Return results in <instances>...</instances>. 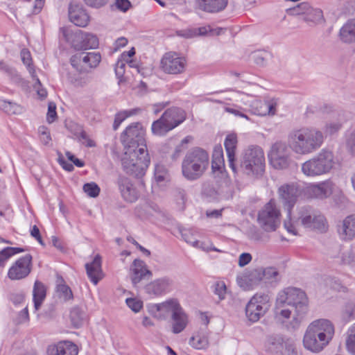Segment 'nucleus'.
Returning a JSON list of instances; mask_svg holds the SVG:
<instances>
[{
  "label": "nucleus",
  "mask_w": 355,
  "mask_h": 355,
  "mask_svg": "<svg viewBox=\"0 0 355 355\" xmlns=\"http://www.w3.org/2000/svg\"><path fill=\"white\" fill-rule=\"evenodd\" d=\"M263 275V282L264 287H267L269 284L277 282L279 280V274L276 268L267 267L262 268Z\"/></svg>",
  "instance_id": "36"
},
{
  "label": "nucleus",
  "mask_w": 355,
  "mask_h": 355,
  "mask_svg": "<svg viewBox=\"0 0 355 355\" xmlns=\"http://www.w3.org/2000/svg\"><path fill=\"white\" fill-rule=\"evenodd\" d=\"M288 147V144L281 141L272 145L268 153V158L275 168L284 169L289 166L291 153Z\"/></svg>",
  "instance_id": "13"
},
{
  "label": "nucleus",
  "mask_w": 355,
  "mask_h": 355,
  "mask_svg": "<svg viewBox=\"0 0 355 355\" xmlns=\"http://www.w3.org/2000/svg\"><path fill=\"white\" fill-rule=\"evenodd\" d=\"M280 211L277 208L274 200H270L259 211L258 223L266 232L275 231L280 223Z\"/></svg>",
  "instance_id": "11"
},
{
  "label": "nucleus",
  "mask_w": 355,
  "mask_h": 355,
  "mask_svg": "<svg viewBox=\"0 0 355 355\" xmlns=\"http://www.w3.org/2000/svg\"><path fill=\"white\" fill-rule=\"evenodd\" d=\"M262 267L249 268L236 277L238 285L245 291L252 290L258 286L264 287Z\"/></svg>",
  "instance_id": "15"
},
{
  "label": "nucleus",
  "mask_w": 355,
  "mask_h": 355,
  "mask_svg": "<svg viewBox=\"0 0 355 355\" xmlns=\"http://www.w3.org/2000/svg\"><path fill=\"white\" fill-rule=\"evenodd\" d=\"M345 145L347 152L351 155L355 156V129L347 135Z\"/></svg>",
  "instance_id": "50"
},
{
  "label": "nucleus",
  "mask_w": 355,
  "mask_h": 355,
  "mask_svg": "<svg viewBox=\"0 0 355 355\" xmlns=\"http://www.w3.org/2000/svg\"><path fill=\"white\" fill-rule=\"evenodd\" d=\"M339 40L345 44H355V18L347 20L340 28Z\"/></svg>",
  "instance_id": "32"
},
{
  "label": "nucleus",
  "mask_w": 355,
  "mask_h": 355,
  "mask_svg": "<svg viewBox=\"0 0 355 355\" xmlns=\"http://www.w3.org/2000/svg\"><path fill=\"white\" fill-rule=\"evenodd\" d=\"M197 3L202 11L216 13L225 10L228 0H197Z\"/></svg>",
  "instance_id": "33"
},
{
  "label": "nucleus",
  "mask_w": 355,
  "mask_h": 355,
  "mask_svg": "<svg viewBox=\"0 0 355 355\" xmlns=\"http://www.w3.org/2000/svg\"><path fill=\"white\" fill-rule=\"evenodd\" d=\"M0 70L6 73L11 80L15 83H19L21 80V78L17 71L9 67L3 61H0Z\"/></svg>",
  "instance_id": "46"
},
{
  "label": "nucleus",
  "mask_w": 355,
  "mask_h": 355,
  "mask_svg": "<svg viewBox=\"0 0 355 355\" xmlns=\"http://www.w3.org/2000/svg\"><path fill=\"white\" fill-rule=\"evenodd\" d=\"M21 59L27 67L32 78L35 77V70L32 62V58L30 51L27 49H23L20 53Z\"/></svg>",
  "instance_id": "43"
},
{
  "label": "nucleus",
  "mask_w": 355,
  "mask_h": 355,
  "mask_svg": "<svg viewBox=\"0 0 355 355\" xmlns=\"http://www.w3.org/2000/svg\"><path fill=\"white\" fill-rule=\"evenodd\" d=\"M85 3L94 8H100L105 6L109 0H83Z\"/></svg>",
  "instance_id": "60"
},
{
  "label": "nucleus",
  "mask_w": 355,
  "mask_h": 355,
  "mask_svg": "<svg viewBox=\"0 0 355 355\" xmlns=\"http://www.w3.org/2000/svg\"><path fill=\"white\" fill-rule=\"evenodd\" d=\"M295 223L304 228L320 233L328 229L327 220L322 213L309 205L298 207Z\"/></svg>",
  "instance_id": "8"
},
{
  "label": "nucleus",
  "mask_w": 355,
  "mask_h": 355,
  "mask_svg": "<svg viewBox=\"0 0 355 355\" xmlns=\"http://www.w3.org/2000/svg\"><path fill=\"white\" fill-rule=\"evenodd\" d=\"M15 321L17 324H23L29 321V314L27 306L19 312Z\"/></svg>",
  "instance_id": "59"
},
{
  "label": "nucleus",
  "mask_w": 355,
  "mask_h": 355,
  "mask_svg": "<svg viewBox=\"0 0 355 355\" xmlns=\"http://www.w3.org/2000/svg\"><path fill=\"white\" fill-rule=\"evenodd\" d=\"M226 290L224 282H217L215 286L214 293L218 296L220 300H222L225 297Z\"/></svg>",
  "instance_id": "57"
},
{
  "label": "nucleus",
  "mask_w": 355,
  "mask_h": 355,
  "mask_svg": "<svg viewBox=\"0 0 355 355\" xmlns=\"http://www.w3.org/2000/svg\"><path fill=\"white\" fill-rule=\"evenodd\" d=\"M343 123L340 121H330L325 123L322 133L324 138L337 134L342 128Z\"/></svg>",
  "instance_id": "41"
},
{
  "label": "nucleus",
  "mask_w": 355,
  "mask_h": 355,
  "mask_svg": "<svg viewBox=\"0 0 355 355\" xmlns=\"http://www.w3.org/2000/svg\"><path fill=\"white\" fill-rule=\"evenodd\" d=\"M304 20L315 23L320 22L323 20L322 11L319 8H313L312 7H310L306 16L304 17Z\"/></svg>",
  "instance_id": "45"
},
{
  "label": "nucleus",
  "mask_w": 355,
  "mask_h": 355,
  "mask_svg": "<svg viewBox=\"0 0 355 355\" xmlns=\"http://www.w3.org/2000/svg\"><path fill=\"white\" fill-rule=\"evenodd\" d=\"M65 39L70 42L72 46L78 51L96 49L98 46V39L96 35L83 31L68 33L63 30Z\"/></svg>",
  "instance_id": "12"
},
{
  "label": "nucleus",
  "mask_w": 355,
  "mask_h": 355,
  "mask_svg": "<svg viewBox=\"0 0 355 355\" xmlns=\"http://www.w3.org/2000/svg\"><path fill=\"white\" fill-rule=\"evenodd\" d=\"M69 18L77 26L85 27L89 21V16L80 3H71L69 6Z\"/></svg>",
  "instance_id": "23"
},
{
  "label": "nucleus",
  "mask_w": 355,
  "mask_h": 355,
  "mask_svg": "<svg viewBox=\"0 0 355 355\" xmlns=\"http://www.w3.org/2000/svg\"><path fill=\"white\" fill-rule=\"evenodd\" d=\"M167 173L162 166H157L155 170V178L157 182H160L165 180Z\"/></svg>",
  "instance_id": "61"
},
{
  "label": "nucleus",
  "mask_w": 355,
  "mask_h": 355,
  "mask_svg": "<svg viewBox=\"0 0 355 355\" xmlns=\"http://www.w3.org/2000/svg\"><path fill=\"white\" fill-rule=\"evenodd\" d=\"M135 150L133 148L125 150L121 158L123 170L129 175L135 178L143 177L150 164L148 150Z\"/></svg>",
  "instance_id": "7"
},
{
  "label": "nucleus",
  "mask_w": 355,
  "mask_h": 355,
  "mask_svg": "<svg viewBox=\"0 0 355 355\" xmlns=\"http://www.w3.org/2000/svg\"><path fill=\"white\" fill-rule=\"evenodd\" d=\"M300 194V190L295 183L284 184L278 189L279 200L284 209L287 210L289 217Z\"/></svg>",
  "instance_id": "16"
},
{
  "label": "nucleus",
  "mask_w": 355,
  "mask_h": 355,
  "mask_svg": "<svg viewBox=\"0 0 355 355\" xmlns=\"http://www.w3.org/2000/svg\"><path fill=\"white\" fill-rule=\"evenodd\" d=\"M334 327L327 319L313 321L307 327L303 338L304 347L315 353L321 352L331 340Z\"/></svg>",
  "instance_id": "3"
},
{
  "label": "nucleus",
  "mask_w": 355,
  "mask_h": 355,
  "mask_svg": "<svg viewBox=\"0 0 355 355\" xmlns=\"http://www.w3.org/2000/svg\"><path fill=\"white\" fill-rule=\"evenodd\" d=\"M57 292L58 293L59 297L62 298L64 301L73 298V293L71 288L64 284H60L57 286Z\"/></svg>",
  "instance_id": "49"
},
{
  "label": "nucleus",
  "mask_w": 355,
  "mask_h": 355,
  "mask_svg": "<svg viewBox=\"0 0 355 355\" xmlns=\"http://www.w3.org/2000/svg\"><path fill=\"white\" fill-rule=\"evenodd\" d=\"M264 347L266 350L272 354H283L287 344L282 336L279 334L270 335L266 338Z\"/></svg>",
  "instance_id": "30"
},
{
  "label": "nucleus",
  "mask_w": 355,
  "mask_h": 355,
  "mask_svg": "<svg viewBox=\"0 0 355 355\" xmlns=\"http://www.w3.org/2000/svg\"><path fill=\"white\" fill-rule=\"evenodd\" d=\"M208 153L200 148H194L187 152L182 163V173L188 180L199 179L208 168Z\"/></svg>",
  "instance_id": "4"
},
{
  "label": "nucleus",
  "mask_w": 355,
  "mask_h": 355,
  "mask_svg": "<svg viewBox=\"0 0 355 355\" xmlns=\"http://www.w3.org/2000/svg\"><path fill=\"white\" fill-rule=\"evenodd\" d=\"M70 319L75 327H79L85 318V312L79 307H73L70 311Z\"/></svg>",
  "instance_id": "42"
},
{
  "label": "nucleus",
  "mask_w": 355,
  "mask_h": 355,
  "mask_svg": "<svg viewBox=\"0 0 355 355\" xmlns=\"http://www.w3.org/2000/svg\"><path fill=\"white\" fill-rule=\"evenodd\" d=\"M308 311L306 293L300 288L288 287L278 293L275 309V318L284 323L292 315L290 325L297 328Z\"/></svg>",
  "instance_id": "1"
},
{
  "label": "nucleus",
  "mask_w": 355,
  "mask_h": 355,
  "mask_svg": "<svg viewBox=\"0 0 355 355\" xmlns=\"http://www.w3.org/2000/svg\"><path fill=\"white\" fill-rule=\"evenodd\" d=\"M355 318V302H347L343 310L342 318L345 322H349Z\"/></svg>",
  "instance_id": "48"
},
{
  "label": "nucleus",
  "mask_w": 355,
  "mask_h": 355,
  "mask_svg": "<svg viewBox=\"0 0 355 355\" xmlns=\"http://www.w3.org/2000/svg\"><path fill=\"white\" fill-rule=\"evenodd\" d=\"M332 151L322 149L320 153L302 164L301 170L307 177H317L329 173L335 166Z\"/></svg>",
  "instance_id": "5"
},
{
  "label": "nucleus",
  "mask_w": 355,
  "mask_h": 355,
  "mask_svg": "<svg viewBox=\"0 0 355 355\" xmlns=\"http://www.w3.org/2000/svg\"><path fill=\"white\" fill-rule=\"evenodd\" d=\"M40 139L44 145H48L51 141V137L48 128L45 126H40L38 128Z\"/></svg>",
  "instance_id": "53"
},
{
  "label": "nucleus",
  "mask_w": 355,
  "mask_h": 355,
  "mask_svg": "<svg viewBox=\"0 0 355 355\" xmlns=\"http://www.w3.org/2000/svg\"><path fill=\"white\" fill-rule=\"evenodd\" d=\"M331 110V107L327 105H323L320 106L319 107H314V106H310L307 107L306 110V115L308 116L309 113L314 114L317 112H321V113H327Z\"/></svg>",
  "instance_id": "58"
},
{
  "label": "nucleus",
  "mask_w": 355,
  "mask_h": 355,
  "mask_svg": "<svg viewBox=\"0 0 355 355\" xmlns=\"http://www.w3.org/2000/svg\"><path fill=\"white\" fill-rule=\"evenodd\" d=\"M130 270L131 281L135 286L146 277L150 278L152 276V272L147 268L145 262L140 259H135Z\"/></svg>",
  "instance_id": "25"
},
{
  "label": "nucleus",
  "mask_w": 355,
  "mask_h": 355,
  "mask_svg": "<svg viewBox=\"0 0 355 355\" xmlns=\"http://www.w3.org/2000/svg\"><path fill=\"white\" fill-rule=\"evenodd\" d=\"M100 53L95 52H81L71 56L70 59L72 67L78 71L86 72L97 67L101 62Z\"/></svg>",
  "instance_id": "14"
},
{
  "label": "nucleus",
  "mask_w": 355,
  "mask_h": 355,
  "mask_svg": "<svg viewBox=\"0 0 355 355\" xmlns=\"http://www.w3.org/2000/svg\"><path fill=\"white\" fill-rule=\"evenodd\" d=\"M171 318L173 333L179 334L186 328L188 317L181 306L172 314Z\"/></svg>",
  "instance_id": "34"
},
{
  "label": "nucleus",
  "mask_w": 355,
  "mask_h": 355,
  "mask_svg": "<svg viewBox=\"0 0 355 355\" xmlns=\"http://www.w3.org/2000/svg\"><path fill=\"white\" fill-rule=\"evenodd\" d=\"M311 6L307 2H302L299 3L297 6L290 9V12L292 15H304L306 16L307 11H309Z\"/></svg>",
  "instance_id": "52"
},
{
  "label": "nucleus",
  "mask_w": 355,
  "mask_h": 355,
  "mask_svg": "<svg viewBox=\"0 0 355 355\" xmlns=\"http://www.w3.org/2000/svg\"><path fill=\"white\" fill-rule=\"evenodd\" d=\"M224 158L221 146L215 148L211 161V169L214 172L221 171L224 167Z\"/></svg>",
  "instance_id": "38"
},
{
  "label": "nucleus",
  "mask_w": 355,
  "mask_h": 355,
  "mask_svg": "<svg viewBox=\"0 0 355 355\" xmlns=\"http://www.w3.org/2000/svg\"><path fill=\"white\" fill-rule=\"evenodd\" d=\"M57 117L55 104L51 102L49 103L46 120L49 123H53Z\"/></svg>",
  "instance_id": "56"
},
{
  "label": "nucleus",
  "mask_w": 355,
  "mask_h": 355,
  "mask_svg": "<svg viewBox=\"0 0 355 355\" xmlns=\"http://www.w3.org/2000/svg\"><path fill=\"white\" fill-rule=\"evenodd\" d=\"M137 110L133 109L131 110H125L117 113L115 115L114 121L113 124L114 130H116L120 124L128 116L134 115L137 113Z\"/></svg>",
  "instance_id": "47"
},
{
  "label": "nucleus",
  "mask_w": 355,
  "mask_h": 355,
  "mask_svg": "<svg viewBox=\"0 0 355 355\" xmlns=\"http://www.w3.org/2000/svg\"><path fill=\"white\" fill-rule=\"evenodd\" d=\"M265 169V157L261 148L250 146L245 149L240 157L239 170L248 176L262 175Z\"/></svg>",
  "instance_id": "6"
},
{
  "label": "nucleus",
  "mask_w": 355,
  "mask_h": 355,
  "mask_svg": "<svg viewBox=\"0 0 355 355\" xmlns=\"http://www.w3.org/2000/svg\"><path fill=\"white\" fill-rule=\"evenodd\" d=\"M87 275L91 282L96 285L103 278V271L101 269V257L98 254L93 261L85 264Z\"/></svg>",
  "instance_id": "29"
},
{
  "label": "nucleus",
  "mask_w": 355,
  "mask_h": 355,
  "mask_svg": "<svg viewBox=\"0 0 355 355\" xmlns=\"http://www.w3.org/2000/svg\"><path fill=\"white\" fill-rule=\"evenodd\" d=\"M161 117L175 128L185 120L186 113L181 108L171 107L166 110Z\"/></svg>",
  "instance_id": "31"
},
{
  "label": "nucleus",
  "mask_w": 355,
  "mask_h": 355,
  "mask_svg": "<svg viewBox=\"0 0 355 355\" xmlns=\"http://www.w3.org/2000/svg\"><path fill=\"white\" fill-rule=\"evenodd\" d=\"M116 184L123 200L128 202H135L139 197V192L130 179L125 176H119Z\"/></svg>",
  "instance_id": "20"
},
{
  "label": "nucleus",
  "mask_w": 355,
  "mask_h": 355,
  "mask_svg": "<svg viewBox=\"0 0 355 355\" xmlns=\"http://www.w3.org/2000/svg\"><path fill=\"white\" fill-rule=\"evenodd\" d=\"M271 306L270 297L268 294L257 293L254 295L245 306L247 318L252 322H257L268 311Z\"/></svg>",
  "instance_id": "10"
},
{
  "label": "nucleus",
  "mask_w": 355,
  "mask_h": 355,
  "mask_svg": "<svg viewBox=\"0 0 355 355\" xmlns=\"http://www.w3.org/2000/svg\"><path fill=\"white\" fill-rule=\"evenodd\" d=\"M125 63L123 60H119L115 66V73L119 79H121L125 73Z\"/></svg>",
  "instance_id": "64"
},
{
  "label": "nucleus",
  "mask_w": 355,
  "mask_h": 355,
  "mask_svg": "<svg viewBox=\"0 0 355 355\" xmlns=\"http://www.w3.org/2000/svg\"><path fill=\"white\" fill-rule=\"evenodd\" d=\"M34 307L37 311L46 297V288L43 283L35 281L33 291Z\"/></svg>",
  "instance_id": "35"
},
{
  "label": "nucleus",
  "mask_w": 355,
  "mask_h": 355,
  "mask_svg": "<svg viewBox=\"0 0 355 355\" xmlns=\"http://www.w3.org/2000/svg\"><path fill=\"white\" fill-rule=\"evenodd\" d=\"M83 191L89 197L96 198L99 195L100 188L95 182H89L83 185Z\"/></svg>",
  "instance_id": "51"
},
{
  "label": "nucleus",
  "mask_w": 355,
  "mask_h": 355,
  "mask_svg": "<svg viewBox=\"0 0 355 355\" xmlns=\"http://www.w3.org/2000/svg\"><path fill=\"white\" fill-rule=\"evenodd\" d=\"M238 143L237 135L235 133L228 134L225 139L224 146L227 153L230 167L234 172H236L237 168L235 164L236 149Z\"/></svg>",
  "instance_id": "28"
},
{
  "label": "nucleus",
  "mask_w": 355,
  "mask_h": 355,
  "mask_svg": "<svg viewBox=\"0 0 355 355\" xmlns=\"http://www.w3.org/2000/svg\"><path fill=\"white\" fill-rule=\"evenodd\" d=\"M9 250V247H7L0 251V266L1 267H3L6 261L12 256Z\"/></svg>",
  "instance_id": "62"
},
{
  "label": "nucleus",
  "mask_w": 355,
  "mask_h": 355,
  "mask_svg": "<svg viewBox=\"0 0 355 355\" xmlns=\"http://www.w3.org/2000/svg\"><path fill=\"white\" fill-rule=\"evenodd\" d=\"M173 129V126L162 119V117L155 121L151 127L153 133L159 136L164 135Z\"/></svg>",
  "instance_id": "37"
},
{
  "label": "nucleus",
  "mask_w": 355,
  "mask_h": 355,
  "mask_svg": "<svg viewBox=\"0 0 355 355\" xmlns=\"http://www.w3.org/2000/svg\"><path fill=\"white\" fill-rule=\"evenodd\" d=\"M189 344L198 349H206L209 345V340L207 336L196 335L190 338Z\"/></svg>",
  "instance_id": "44"
},
{
  "label": "nucleus",
  "mask_w": 355,
  "mask_h": 355,
  "mask_svg": "<svg viewBox=\"0 0 355 355\" xmlns=\"http://www.w3.org/2000/svg\"><path fill=\"white\" fill-rule=\"evenodd\" d=\"M32 259L30 254L17 259L8 270V278L11 280H20L28 277L32 270Z\"/></svg>",
  "instance_id": "17"
},
{
  "label": "nucleus",
  "mask_w": 355,
  "mask_h": 355,
  "mask_svg": "<svg viewBox=\"0 0 355 355\" xmlns=\"http://www.w3.org/2000/svg\"><path fill=\"white\" fill-rule=\"evenodd\" d=\"M345 347L349 354L355 355V323L351 325L347 330Z\"/></svg>",
  "instance_id": "39"
},
{
  "label": "nucleus",
  "mask_w": 355,
  "mask_h": 355,
  "mask_svg": "<svg viewBox=\"0 0 355 355\" xmlns=\"http://www.w3.org/2000/svg\"><path fill=\"white\" fill-rule=\"evenodd\" d=\"M181 306L175 299H169L164 302L152 304L149 311L159 319H165L169 313L173 314Z\"/></svg>",
  "instance_id": "22"
},
{
  "label": "nucleus",
  "mask_w": 355,
  "mask_h": 355,
  "mask_svg": "<svg viewBox=\"0 0 355 355\" xmlns=\"http://www.w3.org/2000/svg\"><path fill=\"white\" fill-rule=\"evenodd\" d=\"M10 300L15 304H19L24 300V293L23 292L12 293L9 295Z\"/></svg>",
  "instance_id": "63"
},
{
  "label": "nucleus",
  "mask_w": 355,
  "mask_h": 355,
  "mask_svg": "<svg viewBox=\"0 0 355 355\" xmlns=\"http://www.w3.org/2000/svg\"><path fill=\"white\" fill-rule=\"evenodd\" d=\"M181 235L182 239L187 243L193 246H196L198 243V241L193 236V233L189 230H184L181 231Z\"/></svg>",
  "instance_id": "55"
},
{
  "label": "nucleus",
  "mask_w": 355,
  "mask_h": 355,
  "mask_svg": "<svg viewBox=\"0 0 355 355\" xmlns=\"http://www.w3.org/2000/svg\"><path fill=\"white\" fill-rule=\"evenodd\" d=\"M125 302L128 306L135 313L139 312L143 306L142 301L136 298H128Z\"/></svg>",
  "instance_id": "54"
},
{
  "label": "nucleus",
  "mask_w": 355,
  "mask_h": 355,
  "mask_svg": "<svg viewBox=\"0 0 355 355\" xmlns=\"http://www.w3.org/2000/svg\"><path fill=\"white\" fill-rule=\"evenodd\" d=\"M78 347L71 341L63 340L47 348V355H77Z\"/></svg>",
  "instance_id": "26"
},
{
  "label": "nucleus",
  "mask_w": 355,
  "mask_h": 355,
  "mask_svg": "<svg viewBox=\"0 0 355 355\" xmlns=\"http://www.w3.org/2000/svg\"><path fill=\"white\" fill-rule=\"evenodd\" d=\"M0 109L8 114H18L21 107L15 103L0 99Z\"/></svg>",
  "instance_id": "40"
},
{
  "label": "nucleus",
  "mask_w": 355,
  "mask_h": 355,
  "mask_svg": "<svg viewBox=\"0 0 355 355\" xmlns=\"http://www.w3.org/2000/svg\"><path fill=\"white\" fill-rule=\"evenodd\" d=\"M277 101L275 98H268L261 101L253 99L249 105L250 113L257 116H274L276 114Z\"/></svg>",
  "instance_id": "19"
},
{
  "label": "nucleus",
  "mask_w": 355,
  "mask_h": 355,
  "mask_svg": "<svg viewBox=\"0 0 355 355\" xmlns=\"http://www.w3.org/2000/svg\"><path fill=\"white\" fill-rule=\"evenodd\" d=\"M145 130L140 123H135L126 128L121 135L124 150H147ZM143 152H141L142 153Z\"/></svg>",
  "instance_id": "9"
},
{
  "label": "nucleus",
  "mask_w": 355,
  "mask_h": 355,
  "mask_svg": "<svg viewBox=\"0 0 355 355\" xmlns=\"http://www.w3.org/2000/svg\"><path fill=\"white\" fill-rule=\"evenodd\" d=\"M338 232L342 240L351 241L355 237V215L347 216L338 225Z\"/></svg>",
  "instance_id": "27"
},
{
  "label": "nucleus",
  "mask_w": 355,
  "mask_h": 355,
  "mask_svg": "<svg viewBox=\"0 0 355 355\" xmlns=\"http://www.w3.org/2000/svg\"><path fill=\"white\" fill-rule=\"evenodd\" d=\"M186 60L176 53L168 52L164 54L161 60L162 70L169 74H179L184 71Z\"/></svg>",
  "instance_id": "18"
},
{
  "label": "nucleus",
  "mask_w": 355,
  "mask_h": 355,
  "mask_svg": "<svg viewBox=\"0 0 355 355\" xmlns=\"http://www.w3.org/2000/svg\"><path fill=\"white\" fill-rule=\"evenodd\" d=\"M334 187V184L331 180H326L309 185L306 187V193L311 198L324 199L332 194Z\"/></svg>",
  "instance_id": "21"
},
{
  "label": "nucleus",
  "mask_w": 355,
  "mask_h": 355,
  "mask_svg": "<svg viewBox=\"0 0 355 355\" xmlns=\"http://www.w3.org/2000/svg\"><path fill=\"white\" fill-rule=\"evenodd\" d=\"M289 148L296 154L305 155L320 149L324 142L322 131L313 126L293 129L288 135Z\"/></svg>",
  "instance_id": "2"
},
{
  "label": "nucleus",
  "mask_w": 355,
  "mask_h": 355,
  "mask_svg": "<svg viewBox=\"0 0 355 355\" xmlns=\"http://www.w3.org/2000/svg\"><path fill=\"white\" fill-rule=\"evenodd\" d=\"M172 284L173 281L169 277H162L146 285V291L149 295L161 296L171 291Z\"/></svg>",
  "instance_id": "24"
}]
</instances>
